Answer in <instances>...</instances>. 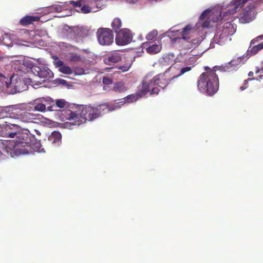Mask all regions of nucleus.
<instances>
[{
  "label": "nucleus",
  "mask_w": 263,
  "mask_h": 263,
  "mask_svg": "<svg viewBox=\"0 0 263 263\" xmlns=\"http://www.w3.org/2000/svg\"><path fill=\"white\" fill-rule=\"evenodd\" d=\"M8 147L13 150L16 155L29 154L33 152H39L41 144L35 138L34 135L30 134L28 130L20 131L16 136L14 140L8 142Z\"/></svg>",
  "instance_id": "f257e3e1"
},
{
  "label": "nucleus",
  "mask_w": 263,
  "mask_h": 263,
  "mask_svg": "<svg viewBox=\"0 0 263 263\" xmlns=\"http://www.w3.org/2000/svg\"><path fill=\"white\" fill-rule=\"evenodd\" d=\"M205 72L202 73L197 81L198 89L208 96H213L219 89V82L216 70L208 66L204 67Z\"/></svg>",
  "instance_id": "f03ea898"
},
{
  "label": "nucleus",
  "mask_w": 263,
  "mask_h": 263,
  "mask_svg": "<svg viewBox=\"0 0 263 263\" xmlns=\"http://www.w3.org/2000/svg\"><path fill=\"white\" fill-rule=\"evenodd\" d=\"M79 110L78 119L77 124L79 125L85 123L87 121H93L98 118L97 114L96 112L95 107L91 106H78Z\"/></svg>",
  "instance_id": "7ed1b4c3"
},
{
  "label": "nucleus",
  "mask_w": 263,
  "mask_h": 263,
  "mask_svg": "<svg viewBox=\"0 0 263 263\" xmlns=\"http://www.w3.org/2000/svg\"><path fill=\"white\" fill-rule=\"evenodd\" d=\"M257 1L249 4L239 14L238 18L241 23H249L255 18L256 14V8L258 6Z\"/></svg>",
  "instance_id": "20e7f679"
},
{
  "label": "nucleus",
  "mask_w": 263,
  "mask_h": 263,
  "mask_svg": "<svg viewBox=\"0 0 263 263\" xmlns=\"http://www.w3.org/2000/svg\"><path fill=\"white\" fill-rule=\"evenodd\" d=\"M78 106L74 104L69 105L60 110L59 116L61 120H71L74 121V125L77 124L78 119Z\"/></svg>",
  "instance_id": "39448f33"
},
{
  "label": "nucleus",
  "mask_w": 263,
  "mask_h": 263,
  "mask_svg": "<svg viewBox=\"0 0 263 263\" xmlns=\"http://www.w3.org/2000/svg\"><path fill=\"white\" fill-rule=\"evenodd\" d=\"M232 20V18H231ZM231 21V20H230ZM235 32V28L234 25L231 23V21L225 22L222 27V29L218 28L215 33L213 40L218 44L220 43V40L232 35Z\"/></svg>",
  "instance_id": "423d86ee"
},
{
  "label": "nucleus",
  "mask_w": 263,
  "mask_h": 263,
  "mask_svg": "<svg viewBox=\"0 0 263 263\" xmlns=\"http://www.w3.org/2000/svg\"><path fill=\"white\" fill-rule=\"evenodd\" d=\"M99 43L103 46H109L114 42L112 31L109 28H99L97 32Z\"/></svg>",
  "instance_id": "0eeeda50"
},
{
  "label": "nucleus",
  "mask_w": 263,
  "mask_h": 263,
  "mask_svg": "<svg viewBox=\"0 0 263 263\" xmlns=\"http://www.w3.org/2000/svg\"><path fill=\"white\" fill-rule=\"evenodd\" d=\"M125 103L124 101H121L117 103H104L100 104L95 107L96 112L98 114L97 118L100 116L106 114L109 111H112L115 110L119 109Z\"/></svg>",
  "instance_id": "6e6552de"
},
{
  "label": "nucleus",
  "mask_w": 263,
  "mask_h": 263,
  "mask_svg": "<svg viewBox=\"0 0 263 263\" xmlns=\"http://www.w3.org/2000/svg\"><path fill=\"white\" fill-rule=\"evenodd\" d=\"M133 39L131 31L127 28L122 29L116 33L115 41L118 45H126L130 43Z\"/></svg>",
  "instance_id": "1a4fd4ad"
},
{
  "label": "nucleus",
  "mask_w": 263,
  "mask_h": 263,
  "mask_svg": "<svg viewBox=\"0 0 263 263\" xmlns=\"http://www.w3.org/2000/svg\"><path fill=\"white\" fill-rule=\"evenodd\" d=\"M2 137L13 138L21 130V127L16 124L5 122L3 124Z\"/></svg>",
  "instance_id": "9d476101"
},
{
  "label": "nucleus",
  "mask_w": 263,
  "mask_h": 263,
  "mask_svg": "<svg viewBox=\"0 0 263 263\" xmlns=\"http://www.w3.org/2000/svg\"><path fill=\"white\" fill-rule=\"evenodd\" d=\"M53 102V101L51 98H38L34 101V110L39 111H44L47 106V110L52 111L53 110V109H52L53 105L52 106L50 104Z\"/></svg>",
  "instance_id": "9b49d317"
},
{
  "label": "nucleus",
  "mask_w": 263,
  "mask_h": 263,
  "mask_svg": "<svg viewBox=\"0 0 263 263\" xmlns=\"http://www.w3.org/2000/svg\"><path fill=\"white\" fill-rule=\"evenodd\" d=\"M31 71L35 76L43 79L42 81H45L46 80H49L53 77V72L45 66H33L31 68Z\"/></svg>",
  "instance_id": "f8f14e48"
},
{
  "label": "nucleus",
  "mask_w": 263,
  "mask_h": 263,
  "mask_svg": "<svg viewBox=\"0 0 263 263\" xmlns=\"http://www.w3.org/2000/svg\"><path fill=\"white\" fill-rule=\"evenodd\" d=\"M40 115L35 114L28 112H24L18 114L16 111H14V119H17L23 123H33L35 122V120L40 119Z\"/></svg>",
  "instance_id": "ddd939ff"
},
{
  "label": "nucleus",
  "mask_w": 263,
  "mask_h": 263,
  "mask_svg": "<svg viewBox=\"0 0 263 263\" xmlns=\"http://www.w3.org/2000/svg\"><path fill=\"white\" fill-rule=\"evenodd\" d=\"M154 85L159 86L160 87H163L164 86L160 85L159 82L158 76L154 77L149 82L143 81L142 88L138 91L140 97H144L148 92H150L151 87Z\"/></svg>",
  "instance_id": "4468645a"
},
{
  "label": "nucleus",
  "mask_w": 263,
  "mask_h": 263,
  "mask_svg": "<svg viewBox=\"0 0 263 263\" xmlns=\"http://www.w3.org/2000/svg\"><path fill=\"white\" fill-rule=\"evenodd\" d=\"M122 59V54L120 52L114 51L104 56L103 62L106 65H112L120 62Z\"/></svg>",
  "instance_id": "2eb2a0df"
},
{
  "label": "nucleus",
  "mask_w": 263,
  "mask_h": 263,
  "mask_svg": "<svg viewBox=\"0 0 263 263\" xmlns=\"http://www.w3.org/2000/svg\"><path fill=\"white\" fill-rule=\"evenodd\" d=\"M14 111H17V109L14 106H0V119L7 118L14 119Z\"/></svg>",
  "instance_id": "dca6fc26"
},
{
  "label": "nucleus",
  "mask_w": 263,
  "mask_h": 263,
  "mask_svg": "<svg viewBox=\"0 0 263 263\" xmlns=\"http://www.w3.org/2000/svg\"><path fill=\"white\" fill-rule=\"evenodd\" d=\"M248 0H233L230 4V6H233L234 8L230 9H229L228 11L224 13L223 17L221 18V21H226L224 18L228 14L232 15L236 13L237 9L245 3H246Z\"/></svg>",
  "instance_id": "f3484780"
},
{
  "label": "nucleus",
  "mask_w": 263,
  "mask_h": 263,
  "mask_svg": "<svg viewBox=\"0 0 263 263\" xmlns=\"http://www.w3.org/2000/svg\"><path fill=\"white\" fill-rule=\"evenodd\" d=\"M212 16L211 10L206 9L204 11L200 16V20L204 21L203 22L202 27L204 28H209L210 27V17Z\"/></svg>",
  "instance_id": "a211bd4d"
},
{
  "label": "nucleus",
  "mask_w": 263,
  "mask_h": 263,
  "mask_svg": "<svg viewBox=\"0 0 263 263\" xmlns=\"http://www.w3.org/2000/svg\"><path fill=\"white\" fill-rule=\"evenodd\" d=\"M147 45L148 43H144L143 44V47L146 48V52L151 54H156L159 52L162 49L161 44H157L155 43L149 45L148 47H147Z\"/></svg>",
  "instance_id": "6ab92c4d"
},
{
  "label": "nucleus",
  "mask_w": 263,
  "mask_h": 263,
  "mask_svg": "<svg viewBox=\"0 0 263 263\" xmlns=\"http://www.w3.org/2000/svg\"><path fill=\"white\" fill-rule=\"evenodd\" d=\"M39 19L40 17L37 16H33L30 15L25 16L20 20V23L23 26H26L31 24L33 22L39 21Z\"/></svg>",
  "instance_id": "aec40b11"
},
{
  "label": "nucleus",
  "mask_w": 263,
  "mask_h": 263,
  "mask_svg": "<svg viewBox=\"0 0 263 263\" xmlns=\"http://www.w3.org/2000/svg\"><path fill=\"white\" fill-rule=\"evenodd\" d=\"M262 49L263 42L253 46H252V45H250L247 51V53L248 54H249L250 56L254 55Z\"/></svg>",
  "instance_id": "412c9836"
},
{
  "label": "nucleus",
  "mask_w": 263,
  "mask_h": 263,
  "mask_svg": "<svg viewBox=\"0 0 263 263\" xmlns=\"http://www.w3.org/2000/svg\"><path fill=\"white\" fill-rule=\"evenodd\" d=\"M192 29V26L190 25H186L180 32L181 37L180 39H183L184 41H187L190 39V33Z\"/></svg>",
  "instance_id": "4be33fe9"
},
{
  "label": "nucleus",
  "mask_w": 263,
  "mask_h": 263,
  "mask_svg": "<svg viewBox=\"0 0 263 263\" xmlns=\"http://www.w3.org/2000/svg\"><path fill=\"white\" fill-rule=\"evenodd\" d=\"M127 89L124 83L122 82L116 83L114 85L112 90L116 92H123Z\"/></svg>",
  "instance_id": "5701e85b"
},
{
  "label": "nucleus",
  "mask_w": 263,
  "mask_h": 263,
  "mask_svg": "<svg viewBox=\"0 0 263 263\" xmlns=\"http://www.w3.org/2000/svg\"><path fill=\"white\" fill-rule=\"evenodd\" d=\"M188 44L187 45L186 47L189 49H191L195 48L196 46H197L200 42L201 40H200L199 38H194L192 39H190L189 40L186 41Z\"/></svg>",
  "instance_id": "b1692460"
},
{
  "label": "nucleus",
  "mask_w": 263,
  "mask_h": 263,
  "mask_svg": "<svg viewBox=\"0 0 263 263\" xmlns=\"http://www.w3.org/2000/svg\"><path fill=\"white\" fill-rule=\"evenodd\" d=\"M62 135L59 132L54 131L51 133L49 139L52 141V143H55L60 141L61 140Z\"/></svg>",
  "instance_id": "393cba45"
},
{
  "label": "nucleus",
  "mask_w": 263,
  "mask_h": 263,
  "mask_svg": "<svg viewBox=\"0 0 263 263\" xmlns=\"http://www.w3.org/2000/svg\"><path fill=\"white\" fill-rule=\"evenodd\" d=\"M122 25L121 21L119 18H115L111 23V27L116 33L118 32V30Z\"/></svg>",
  "instance_id": "a878e982"
},
{
  "label": "nucleus",
  "mask_w": 263,
  "mask_h": 263,
  "mask_svg": "<svg viewBox=\"0 0 263 263\" xmlns=\"http://www.w3.org/2000/svg\"><path fill=\"white\" fill-rule=\"evenodd\" d=\"M141 97H140L139 92H138L137 93L131 94L127 96L126 97V101L129 103L133 102L134 101H137L138 99Z\"/></svg>",
  "instance_id": "bb28decb"
},
{
  "label": "nucleus",
  "mask_w": 263,
  "mask_h": 263,
  "mask_svg": "<svg viewBox=\"0 0 263 263\" xmlns=\"http://www.w3.org/2000/svg\"><path fill=\"white\" fill-rule=\"evenodd\" d=\"M81 11L83 13L86 14L91 12H95L98 11V10H95L92 7H89L84 5L82 6Z\"/></svg>",
  "instance_id": "cd10ccee"
},
{
  "label": "nucleus",
  "mask_w": 263,
  "mask_h": 263,
  "mask_svg": "<svg viewBox=\"0 0 263 263\" xmlns=\"http://www.w3.org/2000/svg\"><path fill=\"white\" fill-rule=\"evenodd\" d=\"M158 35V31L156 30H153L149 32L146 35V39L148 41L153 40Z\"/></svg>",
  "instance_id": "c85d7f7f"
},
{
  "label": "nucleus",
  "mask_w": 263,
  "mask_h": 263,
  "mask_svg": "<svg viewBox=\"0 0 263 263\" xmlns=\"http://www.w3.org/2000/svg\"><path fill=\"white\" fill-rule=\"evenodd\" d=\"M59 71L63 73L67 74H70L72 73V70L70 68V67L68 66H63L59 68Z\"/></svg>",
  "instance_id": "c756f323"
},
{
  "label": "nucleus",
  "mask_w": 263,
  "mask_h": 263,
  "mask_svg": "<svg viewBox=\"0 0 263 263\" xmlns=\"http://www.w3.org/2000/svg\"><path fill=\"white\" fill-rule=\"evenodd\" d=\"M67 102L65 101L64 99H58L55 101V105L56 106L59 108H64L67 106Z\"/></svg>",
  "instance_id": "7c9ffc66"
},
{
  "label": "nucleus",
  "mask_w": 263,
  "mask_h": 263,
  "mask_svg": "<svg viewBox=\"0 0 263 263\" xmlns=\"http://www.w3.org/2000/svg\"><path fill=\"white\" fill-rule=\"evenodd\" d=\"M84 2V0H78L77 1H70L69 2V3L72 4L74 7H80L82 6Z\"/></svg>",
  "instance_id": "2f4dec72"
},
{
  "label": "nucleus",
  "mask_w": 263,
  "mask_h": 263,
  "mask_svg": "<svg viewBox=\"0 0 263 263\" xmlns=\"http://www.w3.org/2000/svg\"><path fill=\"white\" fill-rule=\"evenodd\" d=\"M191 69H192V67H191V66H188V67H184V68H182L180 70V73L179 74H178L177 76L174 77L173 79L178 78V77L181 76V75L183 74L185 72L190 71Z\"/></svg>",
  "instance_id": "473e14b6"
},
{
  "label": "nucleus",
  "mask_w": 263,
  "mask_h": 263,
  "mask_svg": "<svg viewBox=\"0 0 263 263\" xmlns=\"http://www.w3.org/2000/svg\"><path fill=\"white\" fill-rule=\"evenodd\" d=\"M159 86L154 85L152 87H151L150 89V94L151 95H158L159 92L160 91V88H159Z\"/></svg>",
  "instance_id": "72a5a7b5"
},
{
  "label": "nucleus",
  "mask_w": 263,
  "mask_h": 263,
  "mask_svg": "<svg viewBox=\"0 0 263 263\" xmlns=\"http://www.w3.org/2000/svg\"><path fill=\"white\" fill-rule=\"evenodd\" d=\"M81 60V56L77 54H74L72 56H71L70 58V61L71 62H77L80 61Z\"/></svg>",
  "instance_id": "f704fd0d"
},
{
  "label": "nucleus",
  "mask_w": 263,
  "mask_h": 263,
  "mask_svg": "<svg viewBox=\"0 0 263 263\" xmlns=\"http://www.w3.org/2000/svg\"><path fill=\"white\" fill-rule=\"evenodd\" d=\"M131 66L130 64H125L122 66H119L118 69L122 70V72H125L128 70Z\"/></svg>",
  "instance_id": "c9c22d12"
},
{
  "label": "nucleus",
  "mask_w": 263,
  "mask_h": 263,
  "mask_svg": "<svg viewBox=\"0 0 263 263\" xmlns=\"http://www.w3.org/2000/svg\"><path fill=\"white\" fill-rule=\"evenodd\" d=\"M51 10L52 11H54V12H61L62 11L63 8L60 6L54 5V6H52L51 7Z\"/></svg>",
  "instance_id": "e433bc0d"
},
{
  "label": "nucleus",
  "mask_w": 263,
  "mask_h": 263,
  "mask_svg": "<svg viewBox=\"0 0 263 263\" xmlns=\"http://www.w3.org/2000/svg\"><path fill=\"white\" fill-rule=\"evenodd\" d=\"M260 40H263V34L253 39L250 43V45H253L259 42Z\"/></svg>",
  "instance_id": "4c0bfd02"
},
{
  "label": "nucleus",
  "mask_w": 263,
  "mask_h": 263,
  "mask_svg": "<svg viewBox=\"0 0 263 263\" xmlns=\"http://www.w3.org/2000/svg\"><path fill=\"white\" fill-rule=\"evenodd\" d=\"M102 82L104 85H109L112 83V81L109 78L104 77L103 78Z\"/></svg>",
  "instance_id": "58836bf2"
},
{
  "label": "nucleus",
  "mask_w": 263,
  "mask_h": 263,
  "mask_svg": "<svg viewBox=\"0 0 263 263\" xmlns=\"http://www.w3.org/2000/svg\"><path fill=\"white\" fill-rule=\"evenodd\" d=\"M159 82L160 83V85L164 86L163 87H159V88H164V87L167 85V83L165 81L164 79H160L158 76Z\"/></svg>",
  "instance_id": "ea45409f"
},
{
  "label": "nucleus",
  "mask_w": 263,
  "mask_h": 263,
  "mask_svg": "<svg viewBox=\"0 0 263 263\" xmlns=\"http://www.w3.org/2000/svg\"><path fill=\"white\" fill-rule=\"evenodd\" d=\"M102 0H97L94 2L93 5H95L98 10L99 8H101L103 6Z\"/></svg>",
  "instance_id": "a19ab883"
},
{
  "label": "nucleus",
  "mask_w": 263,
  "mask_h": 263,
  "mask_svg": "<svg viewBox=\"0 0 263 263\" xmlns=\"http://www.w3.org/2000/svg\"><path fill=\"white\" fill-rule=\"evenodd\" d=\"M55 59H56V60H57V61L55 62V64L56 65V66L58 67H61L62 66H63V62L61 60H59L58 58H56Z\"/></svg>",
  "instance_id": "79ce46f5"
},
{
  "label": "nucleus",
  "mask_w": 263,
  "mask_h": 263,
  "mask_svg": "<svg viewBox=\"0 0 263 263\" xmlns=\"http://www.w3.org/2000/svg\"><path fill=\"white\" fill-rule=\"evenodd\" d=\"M228 65H230V66H237V64L236 63V61L235 60H232L231 62H230L229 63H228Z\"/></svg>",
  "instance_id": "37998d69"
},
{
  "label": "nucleus",
  "mask_w": 263,
  "mask_h": 263,
  "mask_svg": "<svg viewBox=\"0 0 263 263\" xmlns=\"http://www.w3.org/2000/svg\"><path fill=\"white\" fill-rule=\"evenodd\" d=\"M125 1L129 4H134L138 1V0H125Z\"/></svg>",
  "instance_id": "c03bdc74"
},
{
  "label": "nucleus",
  "mask_w": 263,
  "mask_h": 263,
  "mask_svg": "<svg viewBox=\"0 0 263 263\" xmlns=\"http://www.w3.org/2000/svg\"><path fill=\"white\" fill-rule=\"evenodd\" d=\"M5 83H6V86L7 87H9V85L11 83V81L9 80V82L5 81Z\"/></svg>",
  "instance_id": "a18cd8bd"
},
{
  "label": "nucleus",
  "mask_w": 263,
  "mask_h": 263,
  "mask_svg": "<svg viewBox=\"0 0 263 263\" xmlns=\"http://www.w3.org/2000/svg\"><path fill=\"white\" fill-rule=\"evenodd\" d=\"M3 124L2 125H1L0 124V136H2V129H3Z\"/></svg>",
  "instance_id": "49530a36"
},
{
  "label": "nucleus",
  "mask_w": 263,
  "mask_h": 263,
  "mask_svg": "<svg viewBox=\"0 0 263 263\" xmlns=\"http://www.w3.org/2000/svg\"><path fill=\"white\" fill-rule=\"evenodd\" d=\"M253 74H254V73H253V72H252V71H250V72H249V73H248V76H249V77H252V76H253Z\"/></svg>",
  "instance_id": "de8ad7c7"
},
{
  "label": "nucleus",
  "mask_w": 263,
  "mask_h": 263,
  "mask_svg": "<svg viewBox=\"0 0 263 263\" xmlns=\"http://www.w3.org/2000/svg\"><path fill=\"white\" fill-rule=\"evenodd\" d=\"M252 79H248L247 80H245L244 82H243L244 83L243 84L245 85H247L248 84V80L250 81Z\"/></svg>",
  "instance_id": "09e8293b"
},
{
  "label": "nucleus",
  "mask_w": 263,
  "mask_h": 263,
  "mask_svg": "<svg viewBox=\"0 0 263 263\" xmlns=\"http://www.w3.org/2000/svg\"><path fill=\"white\" fill-rule=\"evenodd\" d=\"M246 88H247V87H246V86H241L240 87V89L241 90H245Z\"/></svg>",
  "instance_id": "8fccbe9b"
},
{
  "label": "nucleus",
  "mask_w": 263,
  "mask_h": 263,
  "mask_svg": "<svg viewBox=\"0 0 263 263\" xmlns=\"http://www.w3.org/2000/svg\"><path fill=\"white\" fill-rule=\"evenodd\" d=\"M0 77H1L2 78H3L4 79H6V77H4L3 76V74L2 73H0Z\"/></svg>",
  "instance_id": "3c124183"
},
{
  "label": "nucleus",
  "mask_w": 263,
  "mask_h": 263,
  "mask_svg": "<svg viewBox=\"0 0 263 263\" xmlns=\"http://www.w3.org/2000/svg\"><path fill=\"white\" fill-rule=\"evenodd\" d=\"M3 61V58L0 57V62Z\"/></svg>",
  "instance_id": "603ef678"
},
{
  "label": "nucleus",
  "mask_w": 263,
  "mask_h": 263,
  "mask_svg": "<svg viewBox=\"0 0 263 263\" xmlns=\"http://www.w3.org/2000/svg\"><path fill=\"white\" fill-rule=\"evenodd\" d=\"M110 69V68H106V69H107V70H108V69Z\"/></svg>",
  "instance_id": "864d4df0"
}]
</instances>
